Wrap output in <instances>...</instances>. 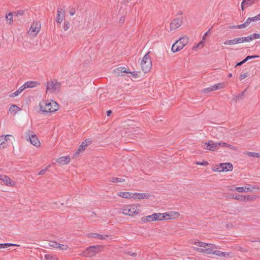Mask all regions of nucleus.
Instances as JSON below:
<instances>
[{
    "instance_id": "obj_29",
    "label": "nucleus",
    "mask_w": 260,
    "mask_h": 260,
    "mask_svg": "<svg viewBox=\"0 0 260 260\" xmlns=\"http://www.w3.org/2000/svg\"><path fill=\"white\" fill-rule=\"evenodd\" d=\"M125 180L124 179L117 177H112L109 178V181L112 183L123 182Z\"/></svg>"
},
{
    "instance_id": "obj_57",
    "label": "nucleus",
    "mask_w": 260,
    "mask_h": 260,
    "mask_svg": "<svg viewBox=\"0 0 260 260\" xmlns=\"http://www.w3.org/2000/svg\"><path fill=\"white\" fill-rule=\"evenodd\" d=\"M238 38V40L239 44L245 42L244 37H240V38Z\"/></svg>"
},
{
    "instance_id": "obj_55",
    "label": "nucleus",
    "mask_w": 260,
    "mask_h": 260,
    "mask_svg": "<svg viewBox=\"0 0 260 260\" xmlns=\"http://www.w3.org/2000/svg\"><path fill=\"white\" fill-rule=\"evenodd\" d=\"M246 27H247V26H246V25L245 24V23H243L242 24L237 25V27H238V29H241V28H245Z\"/></svg>"
},
{
    "instance_id": "obj_26",
    "label": "nucleus",
    "mask_w": 260,
    "mask_h": 260,
    "mask_svg": "<svg viewBox=\"0 0 260 260\" xmlns=\"http://www.w3.org/2000/svg\"><path fill=\"white\" fill-rule=\"evenodd\" d=\"M20 108L15 105H12L9 108V112L11 113L16 114Z\"/></svg>"
},
{
    "instance_id": "obj_34",
    "label": "nucleus",
    "mask_w": 260,
    "mask_h": 260,
    "mask_svg": "<svg viewBox=\"0 0 260 260\" xmlns=\"http://www.w3.org/2000/svg\"><path fill=\"white\" fill-rule=\"evenodd\" d=\"M15 244L12 243L0 244V249L8 248L10 246H15Z\"/></svg>"
},
{
    "instance_id": "obj_15",
    "label": "nucleus",
    "mask_w": 260,
    "mask_h": 260,
    "mask_svg": "<svg viewBox=\"0 0 260 260\" xmlns=\"http://www.w3.org/2000/svg\"><path fill=\"white\" fill-rule=\"evenodd\" d=\"M0 180H2L7 185L13 186L14 184V181L6 175H0Z\"/></svg>"
},
{
    "instance_id": "obj_40",
    "label": "nucleus",
    "mask_w": 260,
    "mask_h": 260,
    "mask_svg": "<svg viewBox=\"0 0 260 260\" xmlns=\"http://www.w3.org/2000/svg\"><path fill=\"white\" fill-rule=\"evenodd\" d=\"M24 12L23 10H18L16 12H14V14L15 16H18L19 15L22 16L24 14Z\"/></svg>"
},
{
    "instance_id": "obj_53",
    "label": "nucleus",
    "mask_w": 260,
    "mask_h": 260,
    "mask_svg": "<svg viewBox=\"0 0 260 260\" xmlns=\"http://www.w3.org/2000/svg\"><path fill=\"white\" fill-rule=\"evenodd\" d=\"M251 19H250V17H249L247 19L246 21L244 22L246 26H247L251 22Z\"/></svg>"
},
{
    "instance_id": "obj_22",
    "label": "nucleus",
    "mask_w": 260,
    "mask_h": 260,
    "mask_svg": "<svg viewBox=\"0 0 260 260\" xmlns=\"http://www.w3.org/2000/svg\"><path fill=\"white\" fill-rule=\"evenodd\" d=\"M118 195L120 197L124 199H130L133 197V194L129 192H120L118 193Z\"/></svg>"
},
{
    "instance_id": "obj_41",
    "label": "nucleus",
    "mask_w": 260,
    "mask_h": 260,
    "mask_svg": "<svg viewBox=\"0 0 260 260\" xmlns=\"http://www.w3.org/2000/svg\"><path fill=\"white\" fill-rule=\"evenodd\" d=\"M243 197H244L243 198V201H250V200H252V199H253V197L251 196H245V195H242Z\"/></svg>"
},
{
    "instance_id": "obj_3",
    "label": "nucleus",
    "mask_w": 260,
    "mask_h": 260,
    "mask_svg": "<svg viewBox=\"0 0 260 260\" xmlns=\"http://www.w3.org/2000/svg\"><path fill=\"white\" fill-rule=\"evenodd\" d=\"M189 41V38L186 36L181 37L177 40L172 45V51L173 52H176L181 50Z\"/></svg>"
},
{
    "instance_id": "obj_18",
    "label": "nucleus",
    "mask_w": 260,
    "mask_h": 260,
    "mask_svg": "<svg viewBox=\"0 0 260 260\" xmlns=\"http://www.w3.org/2000/svg\"><path fill=\"white\" fill-rule=\"evenodd\" d=\"M70 157L69 156H61L57 158L56 161L61 165H65L69 163Z\"/></svg>"
},
{
    "instance_id": "obj_2",
    "label": "nucleus",
    "mask_w": 260,
    "mask_h": 260,
    "mask_svg": "<svg viewBox=\"0 0 260 260\" xmlns=\"http://www.w3.org/2000/svg\"><path fill=\"white\" fill-rule=\"evenodd\" d=\"M61 84L56 80H50L47 82L46 87V92L58 93L60 91Z\"/></svg>"
},
{
    "instance_id": "obj_30",
    "label": "nucleus",
    "mask_w": 260,
    "mask_h": 260,
    "mask_svg": "<svg viewBox=\"0 0 260 260\" xmlns=\"http://www.w3.org/2000/svg\"><path fill=\"white\" fill-rule=\"evenodd\" d=\"M225 83L224 82L219 83L218 84L213 85V88H214L213 89H214V90H216L223 88L225 87Z\"/></svg>"
},
{
    "instance_id": "obj_28",
    "label": "nucleus",
    "mask_w": 260,
    "mask_h": 260,
    "mask_svg": "<svg viewBox=\"0 0 260 260\" xmlns=\"http://www.w3.org/2000/svg\"><path fill=\"white\" fill-rule=\"evenodd\" d=\"M217 145L218 147H228L231 149H235V148L231 145L226 143L225 142H217Z\"/></svg>"
},
{
    "instance_id": "obj_20",
    "label": "nucleus",
    "mask_w": 260,
    "mask_h": 260,
    "mask_svg": "<svg viewBox=\"0 0 260 260\" xmlns=\"http://www.w3.org/2000/svg\"><path fill=\"white\" fill-rule=\"evenodd\" d=\"M156 216V215H154V213H153L150 215L142 217L141 219V220L143 222L156 221L155 219V216Z\"/></svg>"
},
{
    "instance_id": "obj_36",
    "label": "nucleus",
    "mask_w": 260,
    "mask_h": 260,
    "mask_svg": "<svg viewBox=\"0 0 260 260\" xmlns=\"http://www.w3.org/2000/svg\"><path fill=\"white\" fill-rule=\"evenodd\" d=\"M245 192L251 191L254 188H255L253 186L248 184L245 187Z\"/></svg>"
},
{
    "instance_id": "obj_49",
    "label": "nucleus",
    "mask_w": 260,
    "mask_h": 260,
    "mask_svg": "<svg viewBox=\"0 0 260 260\" xmlns=\"http://www.w3.org/2000/svg\"><path fill=\"white\" fill-rule=\"evenodd\" d=\"M244 38L245 42H249L252 40L251 35H249L247 37H244Z\"/></svg>"
},
{
    "instance_id": "obj_39",
    "label": "nucleus",
    "mask_w": 260,
    "mask_h": 260,
    "mask_svg": "<svg viewBox=\"0 0 260 260\" xmlns=\"http://www.w3.org/2000/svg\"><path fill=\"white\" fill-rule=\"evenodd\" d=\"M63 29L64 30H67L69 27H70V23L69 21H65L64 22V25H63Z\"/></svg>"
},
{
    "instance_id": "obj_38",
    "label": "nucleus",
    "mask_w": 260,
    "mask_h": 260,
    "mask_svg": "<svg viewBox=\"0 0 260 260\" xmlns=\"http://www.w3.org/2000/svg\"><path fill=\"white\" fill-rule=\"evenodd\" d=\"M57 248H59V249L64 250H67L68 248V246L64 244H61L58 243V246Z\"/></svg>"
},
{
    "instance_id": "obj_54",
    "label": "nucleus",
    "mask_w": 260,
    "mask_h": 260,
    "mask_svg": "<svg viewBox=\"0 0 260 260\" xmlns=\"http://www.w3.org/2000/svg\"><path fill=\"white\" fill-rule=\"evenodd\" d=\"M58 243L57 242H52V244H51L50 245L54 248H57Z\"/></svg>"
},
{
    "instance_id": "obj_25",
    "label": "nucleus",
    "mask_w": 260,
    "mask_h": 260,
    "mask_svg": "<svg viewBox=\"0 0 260 260\" xmlns=\"http://www.w3.org/2000/svg\"><path fill=\"white\" fill-rule=\"evenodd\" d=\"M24 86L25 88H32L37 86L39 83L35 81H27L25 82L24 84Z\"/></svg>"
},
{
    "instance_id": "obj_42",
    "label": "nucleus",
    "mask_w": 260,
    "mask_h": 260,
    "mask_svg": "<svg viewBox=\"0 0 260 260\" xmlns=\"http://www.w3.org/2000/svg\"><path fill=\"white\" fill-rule=\"evenodd\" d=\"M235 190L239 192H245V188L244 187H235Z\"/></svg>"
},
{
    "instance_id": "obj_46",
    "label": "nucleus",
    "mask_w": 260,
    "mask_h": 260,
    "mask_svg": "<svg viewBox=\"0 0 260 260\" xmlns=\"http://www.w3.org/2000/svg\"><path fill=\"white\" fill-rule=\"evenodd\" d=\"M20 93V91L17 89L15 92L11 93L10 97L13 98L18 96Z\"/></svg>"
},
{
    "instance_id": "obj_58",
    "label": "nucleus",
    "mask_w": 260,
    "mask_h": 260,
    "mask_svg": "<svg viewBox=\"0 0 260 260\" xmlns=\"http://www.w3.org/2000/svg\"><path fill=\"white\" fill-rule=\"evenodd\" d=\"M129 73L132 74L133 77H136L138 76V73L137 72H129Z\"/></svg>"
},
{
    "instance_id": "obj_59",
    "label": "nucleus",
    "mask_w": 260,
    "mask_h": 260,
    "mask_svg": "<svg viewBox=\"0 0 260 260\" xmlns=\"http://www.w3.org/2000/svg\"><path fill=\"white\" fill-rule=\"evenodd\" d=\"M75 10L74 9H72L70 11V14L71 15V16H73L75 14Z\"/></svg>"
},
{
    "instance_id": "obj_56",
    "label": "nucleus",
    "mask_w": 260,
    "mask_h": 260,
    "mask_svg": "<svg viewBox=\"0 0 260 260\" xmlns=\"http://www.w3.org/2000/svg\"><path fill=\"white\" fill-rule=\"evenodd\" d=\"M25 88V86H24V84H23L21 87H20L18 90L20 91V93H21Z\"/></svg>"
},
{
    "instance_id": "obj_43",
    "label": "nucleus",
    "mask_w": 260,
    "mask_h": 260,
    "mask_svg": "<svg viewBox=\"0 0 260 260\" xmlns=\"http://www.w3.org/2000/svg\"><path fill=\"white\" fill-rule=\"evenodd\" d=\"M250 35L252 40L255 39H260V34H259L254 33Z\"/></svg>"
},
{
    "instance_id": "obj_44",
    "label": "nucleus",
    "mask_w": 260,
    "mask_h": 260,
    "mask_svg": "<svg viewBox=\"0 0 260 260\" xmlns=\"http://www.w3.org/2000/svg\"><path fill=\"white\" fill-rule=\"evenodd\" d=\"M250 19H251V21H257L260 20V14L253 17H250Z\"/></svg>"
},
{
    "instance_id": "obj_48",
    "label": "nucleus",
    "mask_w": 260,
    "mask_h": 260,
    "mask_svg": "<svg viewBox=\"0 0 260 260\" xmlns=\"http://www.w3.org/2000/svg\"><path fill=\"white\" fill-rule=\"evenodd\" d=\"M196 164L201 166H207L209 164V163L208 161H203L202 162L197 161L196 162Z\"/></svg>"
},
{
    "instance_id": "obj_37",
    "label": "nucleus",
    "mask_w": 260,
    "mask_h": 260,
    "mask_svg": "<svg viewBox=\"0 0 260 260\" xmlns=\"http://www.w3.org/2000/svg\"><path fill=\"white\" fill-rule=\"evenodd\" d=\"M247 154H248V155H249V156H251V157H260V153H259L248 152Z\"/></svg>"
},
{
    "instance_id": "obj_9",
    "label": "nucleus",
    "mask_w": 260,
    "mask_h": 260,
    "mask_svg": "<svg viewBox=\"0 0 260 260\" xmlns=\"http://www.w3.org/2000/svg\"><path fill=\"white\" fill-rule=\"evenodd\" d=\"M214 248H217L214 244L208 243V245H207L205 248H195L194 249L201 253L213 254V252H214V251H213Z\"/></svg>"
},
{
    "instance_id": "obj_7",
    "label": "nucleus",
    "mask_w": 260,
    "mask_h": 260,
    "mask_svg": "<svg viewBox=\"0 0 260 260\" xmlns=\"http://www.w3.org/2000/svg\"><path fill=\"white\" fill-rule=\"evenodd\" d=\"M26 139L27 141L35 146H39L40 145V142L37 136L35 134L30 131H28L26 133Z\"/></svg>"
},
{
    "instance_id": "obj_64",
    "label": "nucleus",
    "mask_w": 260,
    "mask_h": 260,
    "mask_svg": "<svg viewBox=\"0 0 260 260\" xmlns=\"http://www.w3.org/2000/svg\"><path fill=\"white\" fill-rule=\"evenodd\" d=\"M242 64H243V63H242V61H240V62H238V63L236 64V65L235 66V67H237V66H241V65H242Z\"/></svg>"
},
{
    "instance_id": "obj_24",
    "label": "nucleus",
    "mask_w": 260,
    "mask_h": 260,
    "mask_svg": "<svg viewBox=\"0 0 260 260\" xmlns=\"http://www.w3.org/2000/svg\"><path fill=\"white\" fill-rule=\"evenodd\" d=\"M154 215H156L155 216V220L161 221L163 220H166L165 213H154Z\"/></svg>"
},
{
    "instance_id": "obj_12",
    "label": "nucleus",
    "mask_w": 260,
    "mask_h": 260,
    "mask_svg": "<svg viewBox=\"0 0 260 260\" xmlns=\"http://www.w3.org/2000/svg\"><path fill=\"white\" fill-rule=\"evenodd\" d=\"M182 23V18H176L174 19L170 23V31L174 30L179 28Z\"/></svg>"
},
{
    "instance_id": "obj_50",
    "label": "nucleus",
    "mask_w": 260,
    "mask_h": 260,
    "mask_svg": "<svg viewBox=\"0 0 260 260\" xmlns=\"http://www.w3.org/2000/svg\"><path fill=\"white\" fill-rule=\"evenodd\" d=\"M248 76L247 73H244L243 74H241L240 76V80L241 81L244 79H245Z\"/></svg>"
},
{
    "instance_id": "obj_27",
    "label": "nucleus",
    "mask_w": 260,
    "mask_h": 260,
    "mask_svg": "<svg viewBox=\"0 0 260 260\" xmlns=\"http://www.w3.org/2000/svg\"><path fill=\"white\" fill-rule=\"evenodd\" d=\"M223 44L226 45H231L239 44L238 38H235L233 40H227L224 42Z\"/></svg>"
},
{
    "instance_id": "obj_21",
    "label": "nucleus",
    "mask_w": 260,
    "mask_h": 260,
    "mask_svg": "<svg viewBox=\"0 0 260 260\" xmlns=\"http://www.w3.org/2000/svg\"><path fill=\"white\" fill-rule=\"evenodd\" d=\"M89 237L94 238L95 239H105L107 237H108L109 236L107 235H100L97 233H90L89 234Z\"/></svg>"
},
{
    "instance_id": "obj_32",
    "label": "nucleus",
    "mask_w": 260,
    "mask_h": 260,
    "mask_svg": "<svg viewBox=\"0 0 260 260\" xmlns=\"http://www.w3.org/2000/svg\"><path fill=\"white\" fill-rule=\"evenodd\" d=\"M230 198H232V199H234L236 200H238V201H243V198L244 197H243L242 195H234V194H233V195H230V197H229Z\"/></svg>"
},
{
    "instance_id": "obj_5",
    "label": "nucleus",
    "mask_w": 260,
    "mask_h": 260,
    "mask_svg": "<svg viewBox=\"0 0 260 260\" xmlns=\"http://www.w3.org/2000/svg\"><path fill=\"white\" fill-rule=\"evenodd\" d=\"M149 53L150 52H148L144 55L141 63L142 70L145 73L149 72L152 67L151 59Z\"/></svg>"
},
{
    "instance_id": "obj_23",
    "label": "nucleus",
    "mask_w": 260,
    "mask_h": 260,
    "mask_svg": "<svg viewBox=\"0 0 260 260\" xmlns=\"http://www.w3.org/2000/svg\"><path fill=\"white\" fill-rule=\"evenodd\" d=\"M213 254H215L216 255L219 256H222L224 257H231L230 256V253L224 252H222L219 250H215L213 252Z\"/></svg>"
},
{
    "instance_id": "obj_10",
    "label": "nucleus",
    "mask_w": 260,
    "mask_h": 260,
    "mask_svg": "<svg viewBox=\"0 0 260 260\" xmlns=\"http://www.w3.org/2000/svg\"><path fill=\"white\" fill-rule=\"evenodd\" d=\"M41 24L34 22L31 24L28 33L32 36H36L39 32Z\"/></svg>"
},
{
    "instance_id": "obj_1",
    "label": "nucleus",
    "mask_w": 260,
    "mask_h": 260,
    "mask_svg": "<svg viewBox=\"0 0 260 260\" xmlns=\"http://www.w3.org/2000/svg\"><path fill=\"white\" fill-rule=\"evenodd\" d=\"M39 106L41 111L46 113H52L56 111L59 105L54 101H43L40 103Z\"/></svg>"
},
{
    "instance_id": "obj_6",
    "label": "nucleus",
    "mask_w": 260,
    "mask_h": 260,
    "mask_svg": "<svg viewBox=\"0 0 260 260\" xmlns=\"http://www.w3.org/2000/svg\"><path fill=\"white\" fill-rule=\"evenodd\" d=\"M139 206L135 204L127 205L122 209V213L125 215L134 216L138 214Z\"/></svg>"
},
{
    "instance_id": "obj_17",
    "label": "nucleus",
    "mask_w": 260,
    "mask_h": 260,
    "mask_svg": "<svg viewBox=\"0 0 260 260\" xmlns=\"http://www.w3.org/2000/svg\"><path fill=\"white\" fill-rule=\"evenodd\" d=\"M150 197V194L146 193H135L133 194V198L138 199H148Z\"/></svg>"
},
{
    "instance_id": "obj_14",
    "label": "nucleus",
    "mask_w": 260,
    "mask_h": 260,
    "mask_svg": "<svg viewBox=\"0 0 260 260\" xmlns=\"http://www.w3.org/2000/svg\"><path fill=\"white\" fill-rule=\"evenodd\" d=\"M205 145H207L206 149L210 151H215L219 148L217 143H215L211 140L209 141L208 143H206Z\"/></svg>"
},
{
    "instance_id": "obj_19",
    "label": "nucleus",
    "mask_w": 260,
    "mask_h": 260,
    "mask_svg": "<svg viewBox=\"0 0 260 260\" xmlns=\"http://www.w3.org/2000/svg\"><path fill=\"white\" fill-rule=\"evenodd\" d=\"M179 213L178 212L171 211L165 213L166 220L177 218L179 216Z\"/></svg>"
},
{
    "instance_id": "obj_35",
    "label": "nucleus",
    "mask_w": 260,
    "mask_h": 260,
    "mask_svg": "<svg viewBox=\"0 0 260 260\" xmlns=\"http://www.w3.org/2000/svg\"><path fill=\"white\" fill-rule=\"evenodd\" d=\"M6 19L7 21H9V23L10 24H11L13 21L12 13H10L8 15H6Z\"/></svg>"
},
{
    "instance_id": "obj_63",
    "label": "nucleus",
    "mask_w": 260,
    "mask_h": 260,
    "mask_svg": "<svg viewBox=\"0 0 260 260\" xmlns=\"http://www.w3.org/2000/svg\"><path fill=\"white\" fill-rule=\"evenodd\" d=\"M111 113H112V111H111V110H108L107 111V115L108 116H110Z\"/></svg>"
},
{
    "instance_id": "obj_62",
    "label": "nucleus",
    "mask_w": 260,
    "mask_h": 260,
    "mask_svg": "<svg viewBox=\"0 0 260 260\" xmlns=\"http://www.w3.org/2000/svg\"><path fill=\"white\" fill-rule=\"evenodd\" d=\"M253 242H258L260 243V238H257L254 240L252 241Z\"/></svg>"
},
{
    "instance_id": "obj_8",
    "label": "nucleus",
    "mask_w": 260,
    "mask_h": 260,
    "mask_svg": "<svg viewBox=\"0 0 260 260\" xmlns=\"http://www.w3.org/2000/svg\"><path fill=\"white\" fill-rule=\"evenodd\" d=\"M233 168V165L230 162L222 163L220 164L219 165H217L216 166H215L213 169V171L219 172L224 171L227 172L229 171H232Z\"/></svg>"
},
{
    "instance_id": "obj_16",
    "label": "nucleus",
    "mask_w": 260,
    "mask_h": 260,
    "mask_svg": "<svg viewBox=\"0 0 260 260\" xmlns=\"http://www.w3.org/2000/svg\"><path fill=\"white\" fill-rule=\"evenodd\" d=\"M123 73H129V71H127L124 67H119L113 70V73L116 76H121Z\"/></svg>"
},
{
    "instance_id": "obj_51",
    "label": "nucleus",
    "mask_w": 260,
    "mask_h": 260,
    "mask_svg": "<svg viewBox=\"0 0 260 260\" xmlns=\"http://www.w3.org/2000/svg\"><path fill=\"white\" fill-rule=\"evenodd\" d=\"M47 170V168H45V169L41 170L39 172L38 175H44V174L45 173V172H46V170Z\"/></svg>"
},
{
    "instance_id": "obj_61",
    "label": "nucleus",
    "mask_w": 260,
    "mask_h": 260,
    "mask_svg": "<svg viewBox=\"0 0 260 260\" xmlns=\"http://www.w3.org/2000/svg\"><path fill=\"white\" fill-rule=\"evenodd\" d=\"M128 254L133 256H136L137 255V254L134 252H128Z\"/></svg>"
},
{
    "instance_id": "obj_45",
    "label": "nucleus",
    "mask_w": 260,
    "mask_h": 260,
    "mask_svg": "<svg viewBox=\"0 0 260 260\" xmlns=\"http://www.w3.org/2000/svg\"><path fill=\"white\" fill-rule=\"evenodd\" d=\"M204 46V44L203 41L200 42L196 46L193 47V49H197L199 47H203Z\"/></svg>"
},
{
    "instance_id": "obj_47",
    "label": "nucleus",
    "mask_w": 260,
    "mask_h": 260,
    "mask_svg": "<svg viewBox=\"0 0 260 260\" xmlns=\"http://www.w3.org/2000/svg\"><path fill=\"white\" fill-rule=\"evenodd\" d=\"M213 86H212L211 87H208V88H206L205 89H204V92H210V91H214V89H213Z\"/></svg>"
},
{
    "instance_id": "obj_60",
    "label": "nucleus",
    "mask_w": 260,
    "mask_h": 260,
    "mask_svg": "<svg viewBox=\"0 0 260 260\" xmlns=\"http://www.w3.org/2000/svg\"><path fill=\"white\" fill-rule=\"evenodd\" d=\"M229 28L231 29L238 28L237 25H230Z\"/></svg>"
},
{
    "instance_id": "obj_13",
    "label": "nucleus",
    "mask_w": 260,
    "mask_h": 260,
    "mask_svg": "<svg viewBox=\"0 0 260 260\" xmlns=\"http://www.w3.org/2000/svg\"><path fill=\"white\" fill-rule=\"evenodd\" d=\"M65 17V11L61 8H58L57 12L56 21L57 23H61Z\"/></svg>"
},
{
    "instance_id": "obj_33",
    "label": "nucleus",
    "mask_w": 260,
    "mask_h": 260,
    "mask_svg": "<svg viewBox=\"0 0 260 260\" xmlns=\"http://www.w3.org/2000/svg\"><path fill=\"white\" fill-rule=\"evenodd\" d=\"M193 244H196L200 247H204V248H205L207 246V245H208V243H205V242H202L200 241L194 242Z\"/></svg>"
},
{
    "instance_id": "obj_11",
    "label": "nucleus",
    "mask_w": 260,
    "mask_h": 260,
    "mask_svg": "<svg viewBox=\"0 0 260 260\" xmlns=\"http://www.w3.org/2000/svg\"><path fill=\"white\" fill-rule=\"evenodd\" d=\"M91 143V141L89 139H86L84 140L81 145L79 146V148L77 150L76 152L74 153V157H77L80 153L84 151L87 146Z\"/></svg>"
},
{
    "instance_id": "obj_31",
    "label": "nucleus",
    "mask_w": 260,
    "mask_h": 260,
    "mask_svg": "<svg viewBox=\"0 0 260 260\" xmlns=\"http://www.w3.org/2000/svg\"><path fill=\"white\" fill-rule=\"evenodd\" d=\"M245 91H246V89H245L244 91H243L242 92H240L238 94L236 95L234 97L233 100H235V101H237L240 100L241 99H242L243 96L244 95V93H245Z\"/></svg>"
},
{
    "instance_id": "obj_4",
    "label": "nucleus",
    "mask_w": 260,
    "mask_h": 260,
    "mask_svg": "<svg viewBox=\"0 0 260 260\" xmlns=\"http://www.w3.org/2000/svg\"><path fill=\"white\" fill-rule=\"evenodd\" d=\"M103 249V247L100 245L91 246L83 251L81 253L82 256L92 257L95 255Z\"/></svg>"
},
{
    "instance_id": "obj_52",
    "label": "nucleus",
    "mask_w": 260,
    "mask_h": 260,
    "mask_svg": "<svg viewBox=\"0 0 260 260\" xmlns=\"http://www.w3.org/2000/svg\"><path fill=\"white\" fill-rule=\"evenodd\" d=\"M211 28H209L208 29V30L205 33V34L204 35V36L203 37V39H202L203 40H205L206 37L208 35V34H209V32L211 31Z\"/></svg>"
}]
</instances>
